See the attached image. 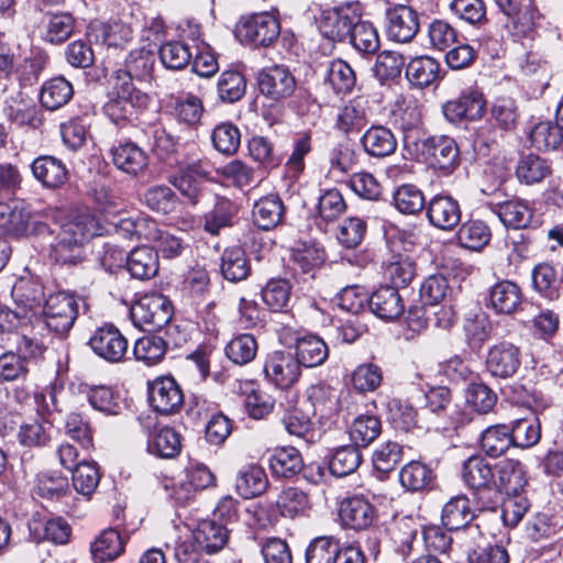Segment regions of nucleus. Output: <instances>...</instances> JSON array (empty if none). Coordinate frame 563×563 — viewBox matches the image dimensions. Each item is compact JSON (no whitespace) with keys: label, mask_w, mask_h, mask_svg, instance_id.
Listing matches in <instances>:
<instances>
[{"label":"nucleus","mask_w":563,"mask_h":563,"mask_svg":"<svg viewBox=\"0 0 563 563\" xmlns=\"http://www.w3.org/2000/svg\"><path fill=\"white\" fill-rule=\"evenodd\" d=\"M45 220H52L55 228L43 236L54 235L49 241V256L64 266H76L85 260V244L97 234V223L88 213H79L64 219L63 211L47 208L43 212Z\"/></svg>","instance_id":"f257e3e1"},{"label":"nucleus","mask_w":563,"mask_h":563,"mask_svg":"<svg viewBox=\"0 0 563 563\" xmlns=\"http://www.w3.org/2000/svg\"><path fill=\"white\" fill-rule=\"evenodd\" d=\"M494 468L482 456L472 455L462 466L464 483L475 490L474 498L479 510H494L498 504L493 489Z\"/></svg>","instance_id":"f03ea898"},{"label":"nucleus","mask_w":563,"mask_h":563,"mask_svg":"<svg viewBox=\"0 0 563 563\" xmlns=\"http://www.w3.org/2000/svg\"><path fill=\"white\" fill-rule=\"evenodd\" d=\"M148 101V96L135 88L133 82L114 79L103 111L113 123L122 124L130 120L135 109L146 108Z\"/></svg>","instance_id":"7ed1b4c3"},{"label":"nucleus","mask_w":563,"mask_h":563,"mask_svg":"<svg viewBox=\"0 0 563 563\" xmlns=\"http://www.w3.org/2000/svg\"><path fill=\"white\" fill-rule=\"evenodd\" d=\"M79 299L69 292L51 294L43 307L45 328L59 338L68 334L78 317Z\"/></svg>","instance_id":"20e7f679"},{"label":"nucleus","mask_w":563,"mask_h":563,"mask_svg":"<svg viewBox=\"0 0 563 563\" xmlns=\"http://www.w3.org/2000/svg\"><path fill=\"white\" fill-rule=\"evenodd\" d=\"M41 218L43 214H31L22 200L9 198L8 201H0V228L7 233L44 235L51 229Z\"/></svg>","instance_id":"39448f33"},{"label":"nucleus","mask_w":563,"mask_h":563,"mask_svg":"<svg viewBox=\"0 0 563 563\" xmlns=\"http://www.w3.org/2000/svg\"><path fill=\"white\" fill-rule=\"evenodd\" d=\"M130 313L135 327L151 331L168 324L173 317V306L161 294H146L132 305Z\"/></svg>","instance_id":"423d86ee"},{"label":"nucleus","mask_w":563,"mask_h":563,"mask_svg":"<svg viewBox=\"0 0 563 563\" xmlns=\"http://www.w3.org/2000/svg\"><path fill=\"white\" fill-rule=\"evenodd\" d=\"M278 20L269 13L253 14L241 19L236 36L244 43L254 46H269L279 36Z\"/></svg>","instance_id":"0eeeda50"},{"label":"nucleus","mask_w":563,"mask_h":563,"mask_svg":"<svg viewBox=\"0 0 563 563\" xmlns=\"http://www.w3.org/2000/svg\"><path fill=\"white\" fill-rule=\"evenodd\" d=\"M485 109L484 95L476 88H466L456 99L449 100L442 106V113L449 122L460 123L464 120L481 119Z\"/></svg>","instance_id":"6e6552de"},{"label":"nucleus","mask_w":563,"mask_h":563,"mask_svg":"<svg viewBox=\"0 0 563 563\" xmlns=\"http://www.w3.org/2000/svg\"><path fill=\"white\" fill-rule=\"evenodd\" d=\"M209 176L206 165L199 159L179 162L169 181L191 205L199 201L201 185Z\"/></svg>","instance_id":"1a4fd4ad"},{"label":"nucleus","mask_w":563,"mask_h":563,"mask_svg":"<svg viewBox=\"0 0 563 563\" xmlns=\"http://www.w3.org/2000/svg\"><path fill=\"white\" fill-rule=\"evenodd\" d=\"M421 155L434 168L451 173L459 162L456 142L446 135L430 136L421 141Z\"/></svg>","instance_id":"9d476101"},{"label":"nucleus","mask_w":563,"mask_h":563,"mask_svg":"<svg viewBox=\"0 0 563 563\" xmlns=\"http://www.w3.org/2000/svg\"><path fill=\"white\" fill-rule=\"evenodd\" d=\"M89 345L99 357L110 363L123 361L128 352V340L111 324L98 328L89 339Z\"/></svg>","instance_id":"9b49d317"},{"label":"nucleus","mask_w":563,"mask_h":563,"mask_svg":"<svg viewBox=\"0 0 563 563\" xmlns=\"http://www.w3.org/2000/svg\"><path fill=\"white\" fill-rule=\"evenodd\" d=\"M520 365L521 352L514 343L501 341L489 347L486 357V368L494 377L504 379L512 377Z\"/></svg>","instance_id":"f8f14e48"},{"label":"nucleus","mask_w":563,"mask_h":563,"mask_svg":"<svg viewBox=\"0 0 563 563\" xmlns=\"http://www.w3.org/2000/svg\"><path fill=\"white\" fill-rule=\"evenodd\" d=\"M386 32L389 40L409 43L419 31L418 13L410 7L398 4L386 11Z\"/></svg>","instance_id":"ddd939ff"},{"label":"nucleus","mask_w":563,"mask_h":563,"mask_svg":"<svg viewBox=\"0 0 563 563\" xmlns=\"http://www.w3.org/2000/svg\"><path fill=\"white\" fill-rule=\"evenodd\" d=\"M357 19L358 13L352 4L328 9L321 14L319 29L324 37L343 41L349 37Z\"/></svg>","instance_id":"4468645a"},{"label":"nucleus","mask_w":563,"mask_h":563,"mask_svg":"<svg viewBox=\"0 0 563 563\" xmlns=\"http://www.w3.org/2000/svg\"><path fill=\"white\" fill-rule=\"evenodd\" d=\"M148 400L162 415H173L184 405V394L173 377L156 378L148 387Z\"/></svg>","instance_id":"2eb2a0df"},{"label":"nucleus","mask_w":563,"mask_h":563,"mask_svg":"<svg viewBox=\"0 0 563 563\" xmlns=\"http://www.w3.org/2000/svg\"><path fill=\"white\" fill-rule=\"evenodd\" d=\"M257 82L261 92L273 100L290 97L297 86L291 71L283 65H275L261 70Z\"/></svg>","instance_id":"dca6fc26"},{"label":"nucleus","mask_w":563,"mask_h":563,"mask_svg":"<svg viewBox=\"0 0 563 563\" xmlns=\"http://www.w3.org/2000/svg\"><path fill=\"white\" fill-rule=\"evenodd\" d=\"M522 301V290L515 282L504 279L489 289L488 307L496 314H514L521 309Z\"/></svg>","instance_id":"f3484780"},{"label":"nucleus","mask_w":563,"mask_h":563,"mask_svg":"<svg viewBox=\"0 0 563 563\" xmlns=\"http://www.w3.org/2000/svg\"><path fill=\"white\" fill-rule=\"evenodd\" d=\"M494 473L493 489L497 493L498 501L500 493L516 495L521 493L527 484L523 465L517 460L498 462L494 467Z\"/></svg>","instance_id":"a211bd4d"},{"label":"nucleus","mask_w":563,"mask_h":563,"mask_svg":"<svg viewBox=\"0 0 563 563\" xmlns=\"http://www.w3.org/2000/svg\"><path fill=\"white\" fill-rule=\"evenodd\" d=\"M427 218L430 223L441 230L450 231L461 221V207L456 199L449 195H437L428 205Z\"/></svg>","instance_id":"6ab92c4d"},{"label":"nucleus","mask_w":563,"mask_h":563,"mask_svg":"<svg viewBox=\"0 0 563 563\" xmlns=\"http://www.w3.org/2000/svg\"><path fill=\"white\" fill-rule=\"evenodd\" d=\"M266 376L280 388L296 383L300 376V364L290 353H272L264 366Z\"/></svg>","instance_id":"aec40b11"},{"label":"nucleus","mask_w":563,"mask_h":563,"mask_svg":"<svg viewBox=\"0 0 563 563\" xmlns=\"http://www.w3.org/2000/svg\"><path fill=\"white\" fill-rule=\"evenodd\" d=\"M155 65L153 49L141 47L130 52L125 59L124 68L118 69L114 79L132 82L133 79L146 80L151 78Z\"/></svg>","instance_id":"412c9836"},{"label":"nucleus","mask_w":563,"mask_h":563,"mask_svg":"<svg viewBox=\"0 0 563 563\" xmlns=\"http://www.w3.org/2000/svg\"><path fill=\"white\" fill-rule=\"evenodd\" d=\"M192 539L201 551L212 554L222 550L228 543L229 529L216 519H205L199 521L192 530Z\"/></svg>","instance_id":"4be33fe9"},{"label":"nucleus","mask_w":563,"mask_h":563,"mask_svg":"<svg viewBox=\"0 0 563 563\" xmlns=\"http://www.w3.org/2000/svg\"><path fill=\"white\" fill-rule=\"evenodd\" d=\"M75 18L69 12H46L40 23L42 38L51 44H63L73 34Z\"/></svg>","instance_id":"5701e85b"},{"label":"nucleus","mask_w":563,"mask_h":563,"mask_svg":"<svg viewBox=\"0 0 563 563\" xmlns=\"http://www.w3.org/2000/svg\"><path fill=\"white\" fill-rule=\"evenodd\" d=\"M340 518L346 527L354 530H363L373 523L375 510L365 498L353 496L341 503Z\"/></svg>","instance_id":"b1692460"},{"label":"nucleus","mask_w":563,"mask_h":563,"mask_svg":"<svg viewBox=\"0 0 563 563\" xmlns=\"http://www.w3.org/2000/svg\"><path fill=\"white\" fill-rule=\"evenodd\" d=\"M368 306L373 313L384 320H394L405 310L398 290L390 286L375 290L368 299Z\"/></svg>","instance_id":"393cba45"},{"label":"nucleus","mask_w":563,"mask_h":563,"mask_svg":"<svg viewBox=\"0 0 563 563\" xmlns=\"http://www.w3.org/2000/svg\"><path fill=\"white\" fill-rule=\"evenodd\" d=\"M114 166L132 176H137L147 166V155L137 144L125 142L111 151Z\"/></svg>","instance_id":"a878e982"},{"label":"nucleus","mask_w":563,"mask_h":563,"mask_svg":"<svg viewBox=\"0 0 563 563\" xmlns=\"http://www.w3.org/2000/svg\"><path fill=\"white\" fill-rule=\"evenodd\" d=\"M501 223L510 229H526L532 220L533 212L521 199H510L492 206Z\"/></svg>","instance_id":"bb28decb"},{"label":"nucleus","mask_w":563,"mask_h":563,"mask_svg":"<svg viewBox=\"0 0 563 563\" xmlns=\"http://www.w3.org/2000/svg\"><path fill=\"white\" fill-rule=\"evenodd\" d=\"M74 96L73 84L63 76L46 80L40 91L43 108L55 111L67 104Z\"/></svg>","instance_id":"cd10ccee"},{"label":"nucleus","mask_w":563,"mask_h":563,"mask_svg":"<svg viewBox=\"0 0 563 563\" xmlns=\"http://www.w3.org/2000/svg\"><path fill=\"white\" fill-rule=\"evenodd\" d=\"M34 177L47 188H58L67 180L65 164L54 156H40L31 165Z\"/></svg>","instance_id":"c85d7f7f"},{"label":"nucleus","mask_w":563,"mask_h":563,"mask_svg":"<svg viewBox=\"0 0 563 563\" xmlns=\"http://www.w3.org/2000/svg\"><path fill=\"white\" fill-rule=\"evenodd\" d=\"M364 151L373 156L383 158L395 153L397 139L391 130L377 125L368 129L362 136Z\"/></svg>","instance_id":"c756f323"},{"label":"nucleus","mask_w":563,"mask_h":563,"mask_svg":"<svg viewBox=\"0 0 563 563\" xmlns=\"http://www.w3.org/2000/svg\"><path fill=\"white\" fill-rule=\"evenodd\" d=\"M285 207L278 196L269 195L261 198L253 207V221L263 229L271 230L282 223Z\"/></svg>","instance_id":"7c9ffc66"},{"label":"nucleus","mask_w":563,"mask_h":563,"mask_svg":"<svg viewBox=\"0 0 563 563\" xmlns=\"http://www.w3.org/2000/svg\"><path fill=\"white\" fill-rule=\"evenodd\" d=\"M126 269L136 279H150L158 272L157 251L142 246L132 250L126 258Z\"/></svg>","instance_id":"2f4dec72"},{"label":"nucleus","mask_w":563,"mask_h":563,"mask_svg":"<svg viewBox=\"0 0 563 563\" xmlns=\"http://www.w3.org/2000/svg\"><path fill=\"white\" fill-rule=\"evenodd\" d=\"M328 355V345L320 336L309 334L296 339V358L300 366H319L325 362Z\"/></svg>","instance_id":"473e14b6"},{"label":"nucleus","mask_w":563,"mask_h":563,"mask_svg":"<svg viewBox=\"0 0 563 563\" xmlns=\"http://www.w3.org/2000/svg\"><path fill=\"white\" fill-rule=\"evenodd\" d=\"M474 519V510L465 495L452 497L442 509L443 526L452 531L466 527Z\"/></svg>","instance_id":"72a5a7b5"},{"label":"nucleus","mask_w":563,"mask_h":563,"mask_svg":"<svg viewBox=\"0 0 563 563\" xmlns=\"http://www.w3.org/2000/svg\"><path fill=\"white\" fill-rule=\"evenodd\" d=\"M272 473L278 477H292L303 466L300 452L294 446L277 448L268 459Z\"/></svg>","instance_id":"f704fd0d"},{"label":"nucleus","mask_w":563,"mask_h":563,"mask_svg":"<svg viewBox=\"0 0 563 563\" xmlns=\"http://www.w3.org/2000/svg\"><path fill=\"white\" fill-rule=\"evenodd\" d=\"M123 550V540L120 533L112 528L103 530L90 547L95 563L111 562L115 560Z\"/></svg>","instance_id":"c9c22d12"},{"label":"nucleus","mask_w":563,"mask_h":563,"mask_svg":"<svg viewBox=\"0 0 563 563\" xmlns=\"http://www.w3.org/2000/svg\"><path fill=\"white\" fill-rule=\"evenodd\" d=\"M551 173L552 167L548 159L534 154L522 156L516 168L517 178L526 185L541 183Z\"/></svg>","instance_id":"e433bc0d"},{"label":"nucleus","mask_w":563,"mask_h":563,"mask_svg":"<svg viewBox=\"0 0 563 563\" xmlns=\"http://www.w3.org/2000/svg\"><path fill=\"white\" fill-rule=\"evenodd\" d=\"M439 63L429 56H420L410 60L406 68L409 82L418 88L432 85L439 76Z\"/></svg>","instance_id":"4c0bfd02"},{"label":"nucleus","mask_w":563,"mask_h":563,"mask_svg":"<svg viewBox=\"0 0 563 563\" xmlns=\"http://www.w3.org/2000/svg\"><path fill=\"white\" fill-rule=\"evenodd\" d=\"M509 430L511 443L517 448L530 449L541 439V424L533 416L515 420Z\"/></svg>","instance_id":"58836bf2"},{"label":"nucleus","mask_w":563,"mask_h":563,"mask_svg":"<svg viewBox=\"0 0 563 563\" xmlns=\"http://www.w3.org/2000/svg\"><path fill=\"white\" fill-rule=\"evenodd\" d=\"M251 272L245 252L239 247L225 249L221 257V273L230 282L236 283L245 279Z\"/></svg>","instance_id":"ea45409f"},{"label":"nucleus","mask_w":563,"mask_h":563,"mask_svg":"<svg viewBox=\"0 0 563 563\" xmlns=\"http://www.w3.org/2000/svg\"><path fill=\"white\" fill-rule=\"evenodd\" d=\"M433 478V471L419 461L409 462L399 472L401 485L410 492H420L428 488Z\"/></svg>","instance_id":"a19ab883"},{"label":"nucleus","mask_w":563,"mask_h":563,"mask_svg":"<svg viewBox=\"0 0 563 563\" xmlns=\"http://www.w3.org/2000/svg\"><path fill=\"white\" fill-rule=\"evenodd\" d=\"M457 239L463 247L479 251L489 243L492 231L482 220H468L460 228Z\"/></svg>","instance_id":"79ce46f5"},{"label":"nucleus","mask_w":563,"mask_h":563,"mask_svg":"<svg viewBox=\"0 0 563 563\" xmlns=\"http://www.w3.org/2000/svg\"><path fill=\"white\" fill-rule=\"evenodd\" d=\"M167 343L157 335H144L137 339L133 346L135 360L152 366L158 364L165 356Z\"/></svg>","instance_id":"37998d69"},{"label":"nucleus","mask_w":563,"mask_h":563,"mask_svg":"<svg viewBox=\"0 0 563 563\" xmlns=\"http://www.w3.org/2000/svg\"><path fill=\"white\" fill-rule=\"evenodd\" d=\"M276 506L280 515L287 518L305 515L310 508L308 495L297 487L282 490L276 499Z\"/></svg>","instance_id":"c03bdc74"},{"label":"nucleus","mask_w":563,"mask_h":563,"mask_svg":"<svg viewBox=\"0 0 563 563\" xmlns=\"http://www.w3.org/2000/svg\"><path fill=\"white\" fill-rule=\"evenodd\" d=\"M268 479L263 468L252 465L240 472L236 489L244 498H254L267 488Z\"/></svg>","instance_id":"a18cd8bd"},{"label":"nucleus","mask_w":563,"mask_h":563,"mask_svg":"<svg viewBox=\"0 0 563 563\" xmlns=\"http://www.w3.org/2000/svg\"><path fill=\"white\" fill-rule=\"evenodd\" d=\"M349 37L353 47L362 54H375L379 49L378 32L369 22L357 19Z\"/></svg>","instance_id":"49530a36"},{"label":"nucleus","mask_w":563,"mask_h":563,"mask_svg":"<svg viewBox=\"0 0 563 563\" xmlns=\"http://www.w3.org/2000/svg\"><path fill=\"white\" fill-rule=\"evenodd\" d=\"M382 432L380 420L376 416L361 415L350 427V438L355 446L369 445Z\"/></svg>","instance_id":"de8ad7c7"},{"label":"nucleus","mask_w":563,"mask_h":563,"mask_svg":"<svg viewBox=\"0 0 563 563\" xmlns=\"http://www.w3.org/2000/svg\"><path fill=\"white\" fill-rule=\"evenodd\" d=\"M511 444L510 430L506 424L490 426L481 437L482 450L492 457L500 456Z\"/></svg>","instance_id":"09e8293b"},{"label":"nucleus","mask_w":563,"mask_h":563,"mask_svg":"<svg viewBox=\"0 0 563 563\" xmlns=\"http://www.w3.org/2000/svg\"><path fill=\"white\" fill-rule=\"evenodd\" d=\"M563 129L559 122L542 121L530 132L531 144L538 150H555L563 141Z\"/></svg>","instance_id":"8fccbe9b"},{"label":"nucleus","mask_w":563,"mask_h":563,"mask_svg":"<svg viewBox=\"0 0 563 563\" xmlns=\"http://www.w3.org/2000/svg\"><path fill=\"white\" fill-rule=\"evenodd\" d=\"M147 451L163 459H172L180 451L179 434L172 428L158 430L152 439L148 440Z\"/></svg>","instance_id":"3c124183"},{"label":"nucleus","mask_w":563,"mask_h":563,"mask_svg":"<svg viewBox=\"0 0 563 563\" xmlns=\"http://www.w3.org/2000/svg\"><path fill=\"white\" fill-rule=\"evenodd\" d=\"M362 462V454L355 445L339 448L332 455L329 464L330 472L336 477H344L357 470Z\"/></svg>","instance_id":"603ef678"},{"label":"nucleus","mask_w":563,"mask_h":563,"mask_svg":"<svg viewBox=\"0 0 563 563\" xmlns=\"http://www.w3.org/2000/svg\"><path fill=\"white\" fill-rule=\"evenodd\" d=\"M236 208L232 201L219 198L211 211L205 216V230L211 234H218L221 229L231 227Z\"/></svg>","instance_id":"864d4df0"},{"label":"nucleus","mask_w":563,"mask_h":563,"mask_svg":"<svg viewBox=\"0 0 563 563\" xmlns=\"http://www.w3.org/2000/svg\"><path fill=\"white\" fill-rule=\"evenodd\" d=\"M393 201L396 209L404 214H416L426 207L422 191L409 184L401 185L395 190Z\"/></svg>","instance_id":"5fc2aeb1"},{"label":"nucleus","mask_w":563,"mask_h":563,"mask_svg":"<svg viewBox=\"0 0 563 563\" xmlns=\"http://www.w3.org/2000/svg\"><path fill=\"white\" fill-rule=\"evenodd\" d=\"M327 81L335 93H349L356 82V76L352 67L342 59L330 63Z\"/></svg>","instance_id":"6e6d98bb"},{"label":"nucleus","mask_w":563,"mask_h":563,"mask_svg":"<svg viewBox=\"0 0 563 563\" xmlns=\"http://www.w3.org/2000/svg\"><path fill=\"white\" fill-rule=\"evenodd\" d=\"M383 382V371L374 363L360 364L351 375V383L361 394L375 391Z\"/></svg>","instance_id":"4d7b16f0"},{"label":"nucleus","mask_w":563,"mask_h":563,"mask_svg":"<svg viewBox=\"0 0 563 563\" xmlns=\"http://www.w3.org/2000/svg\"><path fill=\"white\" fill-rule=\"evenodd\" d=\"M159 58L166 68L178 70L190 64L192 53L184 42L169 41L161 46Z\"/></svg>","instance_id":"13d9d810"},{"label":"nucleus","mask_w":563,"mask_h":563,"mask_svg":"<svg viewBox=\"0 0 563 563\" xmlns=\"http://www.w3.org/2000/svg\"><path fill=\"white\" fill-rule=\"evenodd\" d=\"M211 140L218 152L224 155H233L240 147L241 133L236 125L223 122L213 129Z\"/></svg>","instance_id":"bf43d9fd"},{"label":"nucleus","mask_w":563,"mask_h":563,"mask_svg":"<svg viewBox=\"0 0 563 563\" xmlns=\"http://www.w3.org/2000/svg\"><path fill=\"white\" fill-rule=\"evenodd\" d=\"M257 353V342L251 334L233 338L225 346V354L234 364L244 365L254 360Z\"/></svg>","instance_id":"052dcab7"},{"label":"nucleus","mask_w":563,"mask_h":563,"mask_svg":"<svg viewBox=\"0 0 563 563\" xmlns=\"http://www.w3.org/2000/svg\"><path fill=\"white\" fill-rule=\"evenodd\" d=\"M100 482V473L95 462H82L73 470V486L77 493L90 497Z\"/></svg>","instance_id":"680f3d73"},{"label":"nucleus","mask_w":563,"mask_h":563,"mask_svg":"<svg viewBox=\"0 0 563 563\" xmlns=\"http://www.w3.org/2000/svg\"><path fill=\"white\" fill-rule=\"evenodd\" d=\"M217 89L221 100L235 102L244 96L246 81L240 71L227 70L221 74L217 84Z\"/></svg>","instance_id":"e2e57ef3"},{"label":"nucleus","mask_w":563,"mask_h":563,"mask_svg":"<svg viewBox=\"0 0 563 563\" xmlns=\"http://www.w3.org/2000/svg\"><path fill=\"white\" fill-rule=\"evenodd\" d=\"M534 289L549 300L559 297L558 278L554 267L548 263L538 264L532 271Z\"/></svg>","instance_id":"0e129e2a"},{"label":"nucleus","mask_w":563,"mask_h":563,"mask_svg":"<svg viewBox=\"0 0 563 563\" xmlns=\"http://www.w3.org/2000/svg\"><path fill=\"white\" fill-rule=\"evenodd\" d=\"M86 397L96 410L108 415H117L120 409L118 396L111 387L104 385L88 386L85 389Z\"/></svg>","instance_id":"69168bd1"},{"label":"nucleus","mask_w":563,"mask_h":563,"mask_svg":"<svg viewBox=\"0 0 563 563\" xmlns=\"http://www.w3.org/2000/svg\"><path fill=\"white\" fill-rule=\"evenodd\" d=\"M144 202L150 209L168 214L176 209L177 197L168 186L156 185L145 191Z\"/></svg>","instance_id":"338daca9"},{"label":"nucleus","mask_w":563,"mask_h":563,"mask_svg":"<svg viewBox=\"0 0 563 563\" xmlns=\"http://www.w3.org/2000/svg\"><path fill=\"white\" fill-rule=\"evenodd\" d=\"M339 542L329 536L317 537L306 550V563H333Z\"/></svg>","instance_id":"774afa93"}]
</instances>
